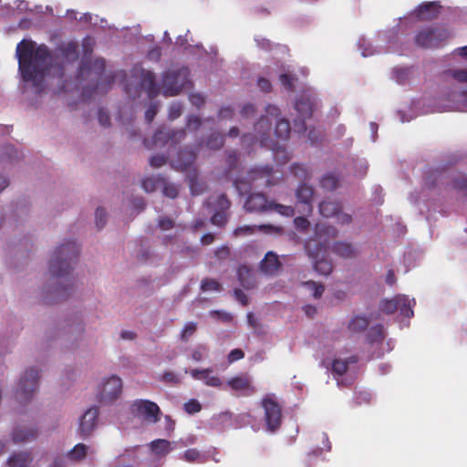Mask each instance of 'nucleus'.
I'll list each match as a JSON object with an SVG mask.
<instances>
[{"mask_svg": "<svg viewBox=\"0 0 467 467\" xmlns=\"http://www.w3.org/2000/svg\"><path fill=\"white\" fill-rule=\"evenodd\" d=\"M16 54L23 80L31 82L40 91L52 62L49 48L44 44L36 46L32 40L23 39L17 44Z\"/></svg>", "mask_w": 467, "mask_h": 467, "instance_id": "f257e3e1", "label": "nucleus"}, {"mask_svg": "<svg viewBox=\"0 0 467 467\" xmlns=\"http://www.w3.org/2000/svg\"><path fill=\"white\" fill-rule=\"evenodd\" d=\"M79 255V246L76 242H67L58 246L53 253L49 271L54 278L59 279L58 285L51 292L55 296L54 302L66 300L73 289L72 279L69 277L71 265Z\"/></svg>", "mask_w": 467, "mask_h": 467, "instance_id": "f03ea898", "label": "nucleus"}, {"mask_svg": "<svg viewBox=\"0 0 467 467\" xmlns=\"http://www.w3.org/2000/svg\"><path fill=\"white\" fill-rule=\"evenodd\" d=\"M272 122L267 116H263L254 124V134H244L242 137L243 143L248 142L254 144L255 141H260L262 147L269 148L273 150L274 159L279 164H285L290 160V155L284 146L276 142H273L270 138Z\"/></svg>", "mask_w": 467, "mask_h": 467, "instance_id": "7ed1b4c3", "label": "nucleus"}, {"mask_svg": "<svg viewBox=\"0 0 467 467\" xmlns=\"http://www.w3.org/2000/svg\"><path fill=\"white\" fill-rule=\"evenodd\" d=\"M197 153L192 149H185L178 153L176 160L172 161V166L180 171H189L187 180L190 189L193 194H199L198 173L194 167Z\"/></svg>", "mask_w": 467, "mask_h": 467, "instance_id": "20e7f679", "label": "nucleus"}, {"mask_svg": "<svg viewBox=\"0 0 467 467\" xmlns=\"http://www.w3.org/2000/svg\"><path fill=\"white\" fill-rule=\"evenodd\" d=\"M191 85L190 71L186 67L178 70H168L163 73L161 87L165 97L178 95L183 88Z\"/></svg>", "mask_w": 467, "mask_h": 467, "instance_id": "39448f33", "label": "nucleus"}, {"mask_svg": "<svg viewBox=\"0 0 467 467\" xmlns=\"http://www.w3.org/2000/svg\"><path fill=\"white\" fill-rule=\"evenodd\" d=\"M83 48L85 54L78 68V78L79 80H85L94 76V78L97 80L96 88H98L99 82L105 72L106 61L104 58H97L94 61L88 58V54L90 55L92 49L88 47L86 40L83 42Z\"/></svg>", "mask_w": 467, "mask_h": 467, "instance_id": "423d86ee", "label": "nucleus"}, {"mask_svg": "<svg viewBox=\"0 0 467 467\" xmlns=\"http://www.w3.org/2000/svg\"><path fill=\"white\" fill-rule=\"evenodd\" d=\"M450 37V32L442 27H429L420 31L415 41L422 47H438Z\"/></svg>", "mask_w": 467, "mask_h": 467, "instance_id": "0eeeda50", "label": "nucleus"}, {"mask_svg": "<svg viewBox=\"0 0 467 467\" xmlns=\"http://www.w3.org/2000/svg\"><path fill=\"white\" fill-rule=\"evenodd\" d=\"M186 136L184 129L180 130H170L169 128L159 129L152 136L151 141L145 139L143 143L145 147L150 149L151 145L164 146L170 144L171 146H176L182 141Z\"/></svg>", "mask_w": 467, "mask_h": 467, "instance_id": "6e6552de", "label": "nucleus"}, {"mask_svg": "<svg viewBox=\"0 0 467 467\" xmlns=\"http://www.w3.org/2000/svg\"><path fill=\"white\" fill-rule=\"evenodd\" d=\"M130 410L134 415L149 423L160 421L162 414L158 404L149 400H136Z\"/></svg>", "mask_w": 467, "mask_h": 467, "instance_id": "1a4fd4ad", "label": "nucleus"}, {"mask_svg": "<svg viewBox=\"0 0 467 467\" xmlns=\"http://www.w3.org/2000/svg\"><path fill=\"white\" fill-rule=\"evenodd\" d=\"M38 370L33 368L26 369L17 385V399L21 401L30 400L38 388Z\"/></svg>", "mask_w": 467, "mask_h": 467, "instance_id": "9d476101", "label": "nucleus"}, {"mask_svg": "<svg viewBox=\"0 0 467 467\" xmlns=\"http://www.w3.org/2000/svg\"><path fill=\"white\" fill-rule=\"evenodd\" d=\"M248 183L257 186H271L275 183L273 167L269 164L251 168L245 176Z\"/></svg>", "mask_w": 467, "mask_h": 467, "instance_id": "9b49d317", "label": "nucleus"}, {"mask_svg": "<svg viewBox=\"0 0 467 467\" xmlns=\"http://www.w3.org/2000/svg\"><path fill=\"white\" fill-rule=\"evenodd\" d=\"M122 393V380L118 376L109 377L100 387L98 399L102 404L115 401Z\"/></svg>", "mask_w": 467, "mask_h": 467, "instance_id": "f8f14e48", "label": "nucleus"}, {"mask_svg": "<svg viewBox=\"0 0 467 467\" xmlns=\"http://www.w3.org/2000/svg\"><path fill=\"white\" fill-rule=\"evenodd\" d=\"M262 406L265 410V418L267 429L271 431H275L281 425V407L276 400L269 396L265 397L262 400Z\"/></svg>", "mask_w": 467, "mask_h": 467, "instance_id": "ddd939ff", "label": "nucleus"}, {"mask_svg": "<svg viewBox=\"0 0 467 467\" xmlns=\"http://www.w3.org/2000/svg\"><path fill=\"white\" fill-rule=\"evenodd\" d=\"M99 408H89L80 418L78 433L80 438L86 439L91 435L97 426Z\"/></svg>", "mask_w": 467, "mask_h": 467, "instance_id": "4468645a", "label": "nucleus"}, {"mask_svg": "<svg viewBox=\"0 0 467 467\" xmlns=\"http://www.w3.org/2000/svg\"><path fill=\"white\" fill-rule=\"evenodd\" d=\"M55 57L61 59L63 64H71L78 59V44L76 41H68L60 43L56 50Z\"/></svg>", "mask_w": 467, "mask_h": 467, "instance_id": "2eb2a0df", "label": "nucleus"}, {"mask_svg": "<svg viewBox=\"0 0 467 467\" xmlns=\"http://www.w3.org/2000/svg\"><path fill=\"white\" fill-rule=\"evenodd\" d=\"M296 195L297 198L298 212L306 214L310 213L313 210V188L306 183H302L298 186Z\"/></svg>", "mask_w": 467, "mask_h": 467, "instance_id": "dca6fc26", "label": "nucleus"}, {"mask_svg": "<svg viewBox=\"0 0 467 467\" xmlns=\"http://www.w3.org/2000/svg\"><path fill=\"white\" fill-rule=\"evenodd\" d=\"M295 109L298 113V124L296 127L299 132L306 130V119L312 117L313 105L309 99L300 98L295 103Z\"/></svg>", "mask_w": 467, "mask_h": 467, "instance_id": "f3484780", "label": "nucleus"}, {"mask_svg": "<svg viewBox=\"0 0 467 467\" xmlns=\"http://www.w3.org/2000/svg\"><path fill=\"white\" fill-rule=\"evenodd\" d=\"M227 386L234 391H242L244 396H250L256 391L255 387L247 374L235 376L227 380Z\"/></svg>", "mask_w": 467, "mask_h": 467, "instance_id": "a211bd4d", "label": "nucleus"}, {"mask_svg": "<svg viewBox=\"0 0 467 467\" xmlns=\"http://www.w3.org/2000/svg\"><path fill=\"white\" fill-rule=\"evenodd\" d=\"M272 202H268L264 193H251L244 202V208L247 212L262 213L269 211Z\"/></svg>", "mask_w": 467, "mask_h": 467, "instance_id": "6ab92c4d", "label": "nucleus"}, {"mask_svg": "<svg viewBox=\"0 0 467 467\" xmlns=\"http://www.w3.org/2000/svg\"><path fill=\"white\" fill-rule=\"evenodd\" d=\"M140 87L147 92L150 99H154L160 94V87L156 82V76L150 70H140Z\"/></svg>", "mask_w": 467, "mask_h": 467, "instance_id": "aec40b11", "label": "nucleus"}, {"mask_svg": "<svg viewBox=\"0 0 467 467\" xmlns=\"http://www.w3.org/2000/svg\"><path fill=\"white\" fill-rule=\"evenodd\" d=\"M282 264L278 259L277 254L273 252L265 254L263 260L260 262V271L265 275H274L281 268Z\"/></svg>", "mask_w": 467, "mask_h": 467, "instance_id": "412c9836", "label": "nucleus"}, {"mask_svg": "<svg viewBox=\"0 0 467 467\" xmlns=\"http://www.w3.org/2000/svg\"><path fill=\"white\" fill-rule=\"evenodd\" d=\"M237 276L240 285L246 290L253 289L256 286V279L254 273L246 265H241L237 269Z\"/></svg>", "mask_w": 467, "mask_h": 467, "instance_id": "4be33fe9", "label": "nucleus"}, {"mask_svg": "<svg viewBox=\"0 0 467 467\" xmlns=\"http://www.w3.org/2000/svg\"><path fill=\"white\" fill-rule=\"evenodd\" d=\"M332 252L342 258H354L358 255L357 248L350 243L344 241L335 242Z\"/></svg>", "mask_w": 467, "mask_h": 467, "instance_id": "5701e85b", "label": "nucleus"}, {"mask_svg": "<svg viewBox=\"0 0 467 467\" xmlns=\"http://www.w3.org/2000/svg\"><path fill=\"white\" fill-rule=\"evenodd\" d=\"M306 254L312 261L324 257L327 254V246L317 240H308L305 244Z\"/></svg>", "mask_w": 467, "mask_h": 467, "instance_id": "b1692460", "label": "nucleus"}, {"mask_svg": "<svg viewBox=\"0 0 467 467\" xmlns=\"http://www.w3.org/2000/svg\"><path fill=\"white\" fill-rule=\"evenodd\" d=\"M212 370L210 368L204 369H192L191 375L195 379L204 380L205 384L211 387H220L223 382L217 376H211Z\"/></svg>", "mask_w": 467, "mask_h": 467, "instance_id": "393cba45", "label": "nucleus"}, {"mask_svg": "<svg viewBox=\"0 0 467 467\" xmlns=\"http://www.w3.org/2000/svg\"><path fill=\"white\" fill-rule=\"evenodd\" d=\"M398 311L400 314L405 317L410 318L414 316L413 306H415V300L410 299L408 296L404 295L398 296Z\"/></svg>", "mask_w": 467, "mask_h": 467, "instance_id": "a878e982", "label": "nucleus"}, {"mask_svg": "<svg viewBox=\"0 0 467 467\" xmlns=\"http://www.w3.org/2000/svg\"><path fill=\"white\" fill-rule=\"evenodd\" d=\"M342 210V205L338 202L323 201L319 204V212L324 217H335Z\"/></svg>", "mask_w": 467, "mask_h": 467, "instance_id": "bb28decb", "label": "nucleus"}, {"mask_svg": "<svg viewBox=\"0 0 467 467\" xmlns=\"http://www.w3.org/2000/svg\"><path fill=\"white\" fill-rule=\"evenodd\" d=\"M32 461L33 459L29 452H17L9 457L7 465L9 467H27Z\"/></svg>", "mask_w": 467, "mask_h": 467, "instance_id": "cd10ccee", "label": "nucleus"}, {"mask_svg": "<svg viewBox=\"0 0 467 467\" xmlns=\"http://www.w3.org/2000/svg\"><path fill=\"white\" fill-rule=\"evenodd\" d=\"M89 447L84 443H78L67 453V458L71 462H80L88 455Z\"/></svg>", "mask_w": 467, "mask_h": 467, "instance_id": "c85d7f7f", "label": "nucleus"}, {"mask_svg": "<svg viewBox=\"0 0 467 467\" xmlns=\"http://www.w3.org/2000/svg\"><path fill=\"white\" fill-rule=\"evenodd\" d=\"M357 362L358 358L356 356H351L347 359H334L332 363V372L342 376L348 371L349 364H354Z\"/></svg>", "mask_w": 467, "mask_h": 467, "instance_id": "c756f323", "label": "nucleus"}, {"mask_svg": "<svg viewBox=\"0 0 467 467\" xmlns=\"http://www.w3.org/2000/svg\"><path fill=\"white\" fill-rule=\"evenodd\" d=\"M369 320L363 315H357L353 317L348 323V329L351 332H362L368 327Z\"/></svg>", "mask_w": 467, "mask_h": 467, "instance_id": "7c9ffc66", "label": "nucleus"}, {"mask_svg": "<svg viewBox=\"0 0 467 467\" xmlns=\"http://www.w3.org/2000/svg\"><path fill=\"white\" fill-rule=\"evenodd\" d=\"M37 435V431L35 429H16L13 431L14 442H24L29 441L35 439Z\"/></svg>", "mask_w": 467, "mask_h": 467, "instance_id": "2f4dec72", "label": "nucleus"}, {"mask_svg": "<svg viewBox=\"0 0 467 467\" xmlns=\"http://www.w3.org/2000/svg\"><path fill=\"white\" fill-rule=\"evenodd\" d=\"M151 451L158 456H165L171 451V442L164 439H157L150 444Z\"/></svg>", "mask_w": 467, "mask_h": 467, "instance_id": "473e14b6", "label": "nucleus"}, {"mask_svg": "<svg viewBox=\"0 0 467 467\" xmlns=\"http://www.w3.org/2000/svg\"><path fill=\"white\" fill-rule=\"evenodd\" d=\"M385 330L382 325L371 327L367 334V340L369 344L381 343L385 338Z\"/></svg>", "mask_w": 467, "mask_h": 467, "instance_id": "72a5a7b5", "label": "nucleus"}, {"mask_svg": "<svg viewBox=\"0 0 467 467\" xmlns=\"http://www.w3.org/2000/svg\"><path fill=\"white\" fill-rule=\"evenodd\" d=\"M291 133L290 122L285 119H280L276 121L275 134V136L282 140H288Z\"/></svg>", "mask_w": 467, "mask_h": 467, "instance_id": "f704fd0d", "label": "nucleus"}, {"mask_svg": "<svg viewBox=\"0 0 467 467\" xmlns=\"http://www.w3.org/2000/svg\"><path fill=\"white\" fill-rule=\"evenodd\" d=\"M313 262L315 270L320 275H328L332 273L333 264L331 261L326 259L325 256L316 259Z\"/></svg>", "mask_w": 467, "mask_h": 467, "instance_id": "c9c22d12", "label": "nucleus"}, {"mask_svg": "<svg viewBox=\"0 0 467 467\" xmlns=\"http://www.w3.org/2000/svg\"><path fill=\"white\" fill-rule=\"evenodd\" d=\"M224 144V138L223 136L218 132L214 131L211 133L209 138L206 141V147L210 150H219L221 149Z\"/></svg>", "mask_w": 467, "mask_h": 467, "instance_id": "e433bc0d", "label": "nucleus"}, {"mask_svg": "<svg viewBox=\"0 0 467 467\" xmlns=\"http://www.w3.org/2000/svg\"><path fill=\"white\" fill-rule=\"evenodd\" d=\"M398 296H396L392 299H384L379 304V310L385 314H393L395 312H398Z\"/></svg>", "mask_w": 467, "mask_h": 467, "instance_id": "4c0bfd02", "label": "nucleus"}, {"mask_svg": "<svg viewBox=\"0 0 467 467\" xmlns=\"http://www.w3.org/2000/svg\"><path fill=\"white\" fill-rule=\"evenodd\" d=\"M164 183V179L161 177H149L142 181V188L147 192H152Z\"/></svg>", "mask_w": 467, "mask_h": 467, "instance_id": "58836bf2", "label": "nucleus"}, {"mask_svg": "<svg viewBox=\"0 0 467 467\" xmlns=\"http://www.w3.org/2000/svg\"><path fill=\"white\" fill-rule=\"evenodd\" d=\"M320 185L322 188L326 190L332 191L337 189L338 185V180L337 176H335L334 174L327 173L322 177L320 181Z\"/></svg>", "mask_w": 467, "mask_h": 467, "instance_id": "ea45409f", "label": "nucleus"}, {"mask_svg": "<svg viewBox=\"0 0 467 467\" xmlns=\"http://www.w3.org/2000/svg\"><path fill=\"white\" fill-rule=\"evenodd\" d=\"M269 211H275L281 215H285L287 217H292L295 215V208L290 205H283L279 203H275V202H271Z\"/></svg>", "mask_w": 467, "mask_h": 467, "instance_id": "a19ab883", "label": "nucleus"}, {"mask_svg": "<svg viewBox=\"0 0 467 467\" xmlns=\"http://www.w3.org/2000/svg\"><path fill=\"white\" fill-rule=\"evenodd\" d=\"M290 170L299 180H306L309 177L308 170L302 164L295 163L290 167Z\"/></svg>", "mask_w": 467, "mask_h": 467, "instance_id": "79ce46f5", "label": "nucleus"}, {"mask_svg": "<svg viewBox=\"0 0 467 467\" xmlns=\"http://www.w3.org/2000/svg\"><path fill=\"white\" fill-rule=\"evenodd\" d=\"M201 289L202 291H220L222 289V285L215 279L205 278L202 281Z\"/></svg>", "mask_w": 467, "mask_h": 467, "instance_id": "37998d69", "label": "nucleus"}, {"mask_svg": "<svg viewBox=\"0 0 467 467\" xmlns=\"http://www.w3.org/2000/svg\"><path fill=\"white\" fill-rule=\"evenodd\" d=\"M304 285L312 292L315 298H320L325 291V287L321 284H317L314 281H307L304 283Z\"/></svg>", "mask_w": 467, "mask_h": 467, "instance_id": "c03bdc74", "label": "nucleus"}, {"mask_svg": "<svg viewBox=\"0 0 467 467\" xmlns=\"http://www.w3.org/2000/svg\"><path fill=\"white\" fill-rule=\"evenodd\" d=\"M182 459L188 462H202V455L197 449H188L183 452Z\"/></svg>", "mask_w": 467, "mask_h": 467, "instance_id": "a18cd8bd", "label": "nucleus"}, {"mask_svg": "<svg viewBox=\"0 0 467 467\" xmlns=\"http://www.w3.org/2000/svg\"><path fill=\"white\" fill-rule=\"evenodd\" d=\"M211 223L216 226H224L227 223L226 212L217 211L211 217Z\"/></svg>", "mask_w": 467, "mask_h": 467, "instance_id": "49530a36", "label": "nucleus"}, {"mask_svg": "<svg viewBox=\"0 0 467 467\" xmlns=\"http://www.w3.org/2000/svg\"><path fill=\"white\" fill-rule=\"evenodd\" d=\"M226 162H227V166H228L227 171H226V176H228V174L237 167L238 154L235 150H232V151L228 152V155L226 158Z\"/></svg>", "mask_w": 467, "mask_h": 467, "instance_id": "de8ad7c7", "label": "nucleus"}, {"mask_svg": "<svg viewBox=\"0 0 467 467\" xmlns=\"http://www.w3.org/2000/svg\"><path fill=\"white\" fill-rule=\"evenodd\" d=\"M256 227L257 226H255V225L239 226L234 231V235L236 237L252 235L255 233Z\"/></svg>", "mask_w": 467, "mask_h": 467, "instance_id": "09e8293b", "label": "nucleus"}, {"mask_svg": "<svg viewBox=\"0 0 467 467\" xmlns=\"http://www.w3.org/2000/svg\"><path fill=\"white\" fill-rule=\"evenodd\" d=\"M197 329V325L193 322L187 323L181 335V338L182 341L187 342L189 337L192 336Z\"/></svg>", "mask_w": 467, "mask_h": 467, "instance_id": "8fccbe9b", "label": "nucleus"}, {"mask_svg": "<svg viewBox=\"0 0 467 467\" xmlns=\"http://www.w3.org/2000/svg\"><path fill=\"white\" fill-rule=\"evenodd\" d=\"M231 206V202L227 198L226 194H220L215 201V207L220 211L226 212Z\"/></svg>", "mask_w": 467, "mask_h": 467, "instance_id": "3c124183", "label": "nucleus"}, {"mask_svg": "<svg viewBox=\"0 0 467 467\" xmlns=\"http://www.w3.org/2000/svg\"><path fill=\"white\" fill-rule=\"evenodd\" d=\"M279 80L282 84V86L286 89V90H289V91H292L293 88H294V81L296 80V78L290 75V74H281L280 77H279Z\"/></svg>", "mask_w": 467, "mask_h": 467, "instance_id": "603ef678", "label": "nucleus"}, {"mask_svg": "<svg viewBox=\"0 0 467 467\" xmlns=\"http://www.w3.org/2000/svg\"><path fill=\"white\" fill-rule=\"evenodd\" d=\"M450 75L460 83H467V68L450 70Z\"/></svg>", "mask_w": 467, "mask_h": 467, "instance_id": "864d4df0", "label": "nucleus"}, {"mask_svg": "<svg viewBox=\"0 0 467 467\" xmlns=\"http://www.w3.org/2000/svg\"><path fill=\"white\" fill-rule=\"evenodd\" d=\"M182 106L179 102H173L169 108V119L171 120L176 119L182 115Z\"/></svg>", "mask_w": 467, "mask_h": 467, "instance_id": "5fc2aeb1", "label": "nucleus"}, {"mask_svg": "<svg viewBox=\"0 0 467 467\" xmlns=\"http://www.w3.org/2000/svg\"><path fill=\"white\" fill-rule=\"evenodd\" d=\"M163 194L171 199H174L177 197L179 191L175 184L172 183H163Z\"/></svg>", "mask_w": 467, "mask_h": 467, "instance_id": "6e6d98bb", "label": "nucleus"}, {"mask_svg": "<svg viewBox=\"0 0 467 467\" xmlns=\"http://www.w3.org/2000/svg\"><path fill=\"white\" fill-rule=\"evenodd\" d=\"M96 224L98 228H102L106 223L107 213L104 208L99 207L95 213Z\"/></svg>", "mask_w": 467, "mask_h": 467, "instance_id": "4d7b16f0", "label": "nucleus"}, {"mask_svg": "<svg viewBox=\"0 0 467 467\" xmlns=\"http://www.w3.org/2000/svg\"><path fill=\"white\" fill-rule=\"evenodd\" d=\"M244 358V352L241 348H234L230 351L227 356L228 363L232 364L235 361L243 359Z\"/></svg>", "mask_w": 467, "mask_h": 467, "instance_id": "13d9d810", "label": "nucleus"}, {"mask_svg": "<svg viewBox=\"0 0 467 467\" xmlns=\"http://www.w3.org/2000/svg\"><path fill=\"white\" fill-rule=\"evenodd\" d=\"M202 125V119L196 115H191L187 120L189 130H197Z\"/></svg>", "mask_w": 467, "mask_h": 467, "instance_id": "bf43d9fd", "label": "nucleus"}, {"mask_svg": "<svg viewBox=\"0 0 467 467\" xmlns=\"http://www.w3.org/2000/svg\"><path fill=\"white\" fill-rule=\"evenodd\" d=\"M184 408L188 413H196L201 410L202 406L197 400H191L184 404Z\"/></svg>", "mask_w": 467, "mask_h": 467, "instance_id": "052dcab7", "label": "nucleus"}, {"mask_svg": "<svg viewBox=\"0 0 467 467\" xmlns=\"http://www.w3.org/2000/svg\"><path fill=\"white\" fill-rule=\"evenodd\" d=\"M167 161V158L164 155H155L150 159V165L153 168H160L163 166Z\"/></svg>", "mask_w": 467, "mask_h": 467, "instance_id": "680f3d73", "label": "nucleus"}, {"mask_svg": "<svg viewBox=\"0 0 467 467\" xmlns=\"http://www.w3.org/2000/svg\"><path fill=\"white\" fill-rule=\"evenodd\" d=\"M440 5L438 2H426V3H423L421 4L420 6H419V14L421 15V16H424L425 13L434 9L435 7H439Z\"/></svg>", "mask_w": 467, "mask_h": 467, "instance_id": "e2e57ef3", "label": "nucleus"}, {"mask_svg": "<svg viewBox=\"0 0 467 467\" xmlns=\"http://www.w3.org/2000/svg\"><path fill=\"white\" fill-rule=\"evenodd\" d=\"M98 119L99 124L103 127H109L110 125L109 115L102 109H100L98 112Z\"/></svg>", "mask_w": 467, "mask_h": 467, "instance_id": "0e129e2a", "label": "nucleus"}, {"mask_svg": "<svg viewBox=\"0 0 467 467\" xmlns=\"http://www.w3.org/2000/svg\"><path fill=\"white\" fill-rule=\"evenodd\" d=\"M337 223L339 224H349L352 222V216L348 213H343L342 210L335 216Z\"/></svg>", "mask_w": 467, "mask_h": 467, "instance_id": "69168bd1", "label": "nucleus"}, {"mask_svg": "<svg viewBox=\"0 0 467 467\" xmlns=\"http://www.w3.org/2000/svg\"><path fill=\"white\" fill-rule=\"evenodd\" d=\"M453 186L456 189L467 192V177L459 176L453 180Z\"/></svg>", "mask_w": 467, "mask_h": 467, "instance_id": "338daca9", "label": "nucleus"}, {"mask_svg": "<svg viewBox=\"0 0 467 467\" xmlns=\"http://www.w3.org/2000/svg\"><path fill=\"white\" fill-rule=\"evenodd\" d=\"M206 352V348L204 346H198L192 353V358L194 361H200L202 359L204 354Z\"/></svg>", "mask_w": 467, "mask_h": 467, "instance_id": "774afa93", "label": "nucleus"}]
</instances>
